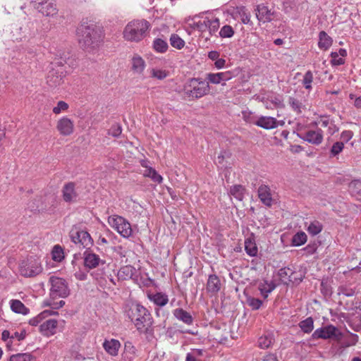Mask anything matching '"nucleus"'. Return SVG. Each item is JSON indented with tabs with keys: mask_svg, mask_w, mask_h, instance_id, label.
<instances>
[{
	"mask_svg": "<svg viewBox=\"0 0 361 361\" xmlns=\"http://www.w3.org/2000/svg\"><path fill=\"white\" fill-rule=\"evenodd\" d=\"M25 337V331L23 330L21 333L15 332L11 336V338H16L18 341H22Z\"/></svg>",
	"mask_w": 361,
	"mask_h": 361,
	"instance_id": "nucleus-58",
	"label": "nucleus"
},
{
	"mask_svg": "<svg viewBox=\"0 0 361 361\" xmlns=\"http://www.w3.org/2000/svg\"><path fill=\"white\" fill-rule=\"evenodd\" d=\"M245 189L241 185H235L230 189V194L239 201H242L244 198Z\"/></svg>",
	"mask_w": 361,
	"mask_h": 361,
	"instance_id": "nucleus-32",
	"label": "nucleus"
},
{
	"mask_svg": "<svg viewBox=\"0 0 361 361\" xmlns=\"http://www.w3.org/2000/svg\"><path fill=\"white\" fill-rule=\"evenodd\" d=\"M65 61L60 59L50 64L47 75V84L51 88L60 86L63 82L65 70L63 68Z\"/></svg>",
	"mask_w": 361,
	"mask_h": 361,
	"instance_id": "nucleus-6",
	"label": "nucleus"
},
{
	"mask_svg": "<svg viewBox=\"0 0 361 361\" xmlns=\"http://www.w3.org/2000/svg\"><path fill=\"white\" fill-rule=\"evenodd\" d=\"M35 359V356L31 353H25L12 355L9 358V361H32Z\"/></svg>",
	"mask_w": 361,
	"mask_h": 361,
	"instance_id": "nucleus-38",
	"label": "nucleus"
},
{
	"mask_svg": "<svg viewBox=\"0 0 361 361\" xmlns=\"http://www.w3.org/2000/svg\"><path fill=\"white\" fill-rule=\"evenodd\" d=\"M153 47L157 52L164 53L167 51L169 46L166 41L157 38L153 42Z\"/></svg>",
	"mask_w": 361,
	"mask_h": 361,
	"instance_id": "nucleus-40",
	"label": "nucleus"
},
{
	"mask_svg": "<svg viewBox=\"0 0 361 361\" xmlns=\"http://www.w3.org/2000/svg\"><path fill=\"white\" fill-rule=\"evenodd\" d=\"M204 27L208 28L209 34L212 35L218 30L219 27V20L218 18L210 20L206 18V23L204 24Z\"/></svg>",
	"mask_w": 361,
	"mask_h": 361,
	"instance_id": "nucleus-36",
	"label": "nucleus"
},
{
	"mask_svg": "<svg viewBox=\"0 0 361 361\" xmlns=\"http://www.w3.org/2000/svg\"><path fill=\"white\" fill-rule=\"evenodd\" d=\"M255 11L257 19L263 23L271 22L274 17V11L264 4L257 5Z\"/></svg>",
	"mask_w": 361,
	"mask_h": 361,
	"instance_id": "nucleus-15",
	"label": "nucleus"
},
{
	"mask_svg": "<svg viewBox=\"0 0 361 361\" xmlns=\"http://www.w3.org/2000/svg\"><path fill=\"white\" fill-rule=\"evenodd\" d=\"M42 268L39 260L30 257L27 262L23 261L20 265V272L25 277H33L42 272Z\"/></svg>",
	"mask_w": 361,
	"mask_h": 361,
	"instance_id": "nucleus-10",
	"label": "nucleus"
},
{
	"mask_svg": "<svg viewBox=\"0 0 361 361\" xmlns=\"http://www.w3.org/2000/svg\"><path fill=\"white\" fill-rule=\"evenodd\" d=\"M125 312L137 331L145 334L152 332L153 319L149 312L142 305L134 302L128 304L126 305Z\"/></svg>",
	"mask_w": 361,
	"mask_h": 361,
	"instance_id": "nucleus-1",
	"label": "nucleus"
},
{
	"mask_svg": "<svg viewBox=\"0 0 361 361\" xmlns=\"http://www.w3.org/2000/svg\"><path fill=\"white\" fill-rule=\"evenodd\" d=\"M151 74L152 77L156 78L159 80H163L168 75V73L166 71L155 68L152 69Z\"/></svg>",
	"mask_w": 361,
	"mask_h": 361,
	"instance_id": "nucleus-53",
	"label": "nucleus"
},
{
	"mask_svg": "<svg viewBox=\"0 0 361 361\" xmlns=\"http://www.w3.org/2000/svg\"><path fill=\"white\" fill-rule=\"evenodd\" d=\"M135 272L136 269L133 266L126 265L118 270L117 276L118 279L125 281L131 279Z\"/></svg>",
	"mask_w": 361,
	"mask_h": 361,
	"instance_id": "nucleus-25",
	"label": "nucleus"
},
{
	"mask_svg": "<svg viewBox=\"0 0 361 361\" xmlns=\"http://www.w3.org/2000/svg\"><path fill=\"white\" fill-rule=\"evenodd\" d=\"M274 342V338L271 334L261 336L258 340V345L261 348H268Z\"/></svg>",
	"mask_w": 361,
	"mask_h": 361,
	"instance_id": "nucleus-39",
	"label": "nucleus"
},
{
	"mask_svg": "<svg viewBox=\"0 0 361 361\" xmlns=\"http://www.w3.org/2000/svg\"><path fill=\"white\" fill-rule=\"evenodd\" d=\"M269 97V102L272 104L273 108H282L284 106L283 104V99L281 96L274 95V96H268Z\"/></svg>",
	"mask_w": 361,
	"mask_h": 361,
	"instance_id": "nucleus-47",
	"label": "nucleus"
},
{
	"mask_svg": "<svg viewBox=\"0 0 361 361\" xmlns=\"http://www.w3.org/2000/svg\"><path fill=\"white\" fill-rule=\"evenodd\" d=\"M299 326L304 333H310L314 328V321L312 317H307L299 323Z\"/></svg>",
	"mask_w": 361,
	"mask_h": 361,
	"instance_id": "nucleus-37",
	"label": "nucleus"
},
{
	"mask_svg": "<svg viewBox=\"0 0 361 361\" xmlns=\"http://www.w3.org/2000/svg\"><path fill=\"white\" fill-rule=\"evenodd\" d=\"M294 271L289 267H283L279 270L278 275L281 279L290 278Z\"/></svg>",
	"mask_w": 361,
	"mask_h": 361,
	"instance_id": "nucleus-54",
	"label": "nucleus"
},
{
	"mask_svg": "<svg viewBox=\"0 0 361 361\" xmlns=\"http://www.w3.org/2000/svg\"><path fill=\"white\" fill-rule=\"evenodd\" d=\"M259 290L264 298H267L269 293H270L272 291V288H268L264 286L263 287H260Z\"/></svg>",
	"mask_w": 361,
	"mask_h": 361,
	"instance_id": "nucleus-59",
	"label": "nucleus"
},
{
	"mask_svg": "<svg viewBox=\"0 0 361 361\" xmlns=\"http://www.w3.org/2000/svg\"><path fill=\"white\" fill-rule=\"evenodd\" d=\"M349 190L351 194L358 197L361 192V180H354L349 184Z\"/></svg>",
	"mask_w": 361,
	"mask_h": 361,
	"instance_id": "nucleus-44",
	"label": "nucleus"
},
{
	"mask_svg": "<svg viewBox=\"0 0 361 361\" xmlns=\"http://www.w3.org/2000/svg\"><path fill=\"white\" fill-rule=\"evenodd\" d=\"M219 35L223 38L231 37L234 35V30L231 25H226L221 27Z\"/></svg>",
	"mask_w": 361,
	"mask_h": 361,
	"instance_id": "nucleus-48",
	"label": "nucleus"
},
{
	"mask_svg": "<svg viewBox=\"0 0 361 361\" xmlns=\"http://www.w3.org/2000/svg\"><path fill=\"white\" fill-rule=\"evenodd\" d=\"M109 224L123 238H129L133 233L130 224L123 216L115 215L109 217Z\"/></svg>",
	"mask_w": 361,
	"mask_h": 361,
	"instance_id": "nucleus-9",
	"label": "nucleus"
},
{
	"mask_svg": "<svg viewBox=\"0 0 361 361\" xmlns=\"http://www.w3.org/2000/svg\"><path fill=\"white\" fill-rule=\"evenodd\" d=\"M333 43L332 38L325 31L319 33L318 47L320 49L327 50Z\"/></svg>",
	"mask_w": 361,
	"mask_h": 361,
	"instance_id": "nucleus-27",
	"label": "nucleus"
},
{
	"mask_svg": "<svg viewBox=\"0 0 361 361\" xmlns=\"http://www.w3.org/2000/svg\"><path fill=\"white\" fill-rule=\"evenodd\" d=\"M262 361H279L276 355L274 354H268L265 355L262 360Z\"/></svg>",
	"mask_w": 361,
	"mask_h": 361,
	"instance_id": "nucleus-60",
	"label": "nucleus"
},
{
	"mask_svg": "<svg viewBox=\"0 0 361 361\" xmlns=\"http://www.w3.org/2000/svg\"><path fill=\"white\" fill-rule=\"evenodd\" d=\"M137 357L136 348L131 342H126L121 355V361H133Z\"/></svg>",
	"mask_w": 361,
	"mask_h": 361,
	"instance_id": "nucleus-21",
	"label": "nucleus"
},
{
	"mask_svg": "<svg viewBox=\"0 0 361 361\" xmlns=\"http://www.w3.org/2000/svg\"><path fill=\"white\" fill-rule=\"evenodd\" d=\"M307 235L303 231L296 233L292 238V245L294 246H300L307 241Z\"/></svg>",
	"mask_w": 361,
	"mask_h": 361,
	"instance_id": "nucleus-35",
	"label": "nucleus"
},
{
	"mask_svg": "<svg viewBox=\"0 0 361 361\" xmlns=\"http://www.w3.org/2000/svg\"><path fill=\"white\" fill-rule=\"evenodd\" d=\"M132 63V70L134 73L137 74H141L145 68V62L143 59L139 55L135 54L131 59Z\"/></svg>",
	"mask_w": 361,
	"mask_h": 361,
	"instance_id": "nucleus-26",
	"label": "nucleus"
},
{
	"mask_svg": "<svg viewBox=\"0 0 361 361\" xmlns=\"http://www.w3.org/2000/svg\"><path fill=\"white\" fill-rule=\"evenodd\" d=\"M206 80H207L206 82H208V84H209V83L214 84V85H218V84H221V83L222 84V82L221 80V78L219 76V73H209L207 74Z\"/></svg>",
	"mask_w": 361,
	"mask_h": 361,
	"instance_id": "nucleus-49",
	"label": "nucleus"
},
{
	"mask_svg": "<svg viewBox=\"0 0 361 361\" xmlns=\"http://www.w3.org/2000/svg\"><path fill=\"white\" fill-rule=\"evenodd\" d=\"M149 299L152 301L155 305L163 307L169 302L168 296L162 293H157L155 294H150L148 295Z\"/></svg>",
	"mask_w": 361,
	"mask_h": 361,
	"instance_id": "nucleus-28",
	"label": "nucleus"
},
{
	"mask_svg": "<svg viewBox=\"0 0 361 361\" xmlns=\"http://www.w3.org/2000/svg\"><path fill=\"white\" fill-rule=\"evenodd\" d=\"M69 234L71 240L75 244L79 243L86 250H89L93 244V240L90 233L81 229L78 226H73Z\"/></svg>",
	"mask_w": 361,
	"mask_h": 361,
	"instance_id": "nucleus-8",
	"label": "nucleus"
},
{
	"mask_svg": "<svg viewBox=\"0 0 361 361\" xmlns=\"http://www.w3.org/2000/svg\"><path fill=\"white\" fill-rule=\"evenodd\" d=\"M51 255L53 260L55 262H61L64 258V253L62 247L59 245H54L51 252Z\"/></svg>",
	"mask_w": 361,
	"mask_h": 361,
	"instance_id": "nucleus-43",
	"label": "nucleus"
},
{
	"mask_svg": "<svg viewBox=\"0 0 361 361\" xmlns=\"http://www.w3.org/2000/svg\"><path fill=\"white\" fill-rule=\"evenodd\" d=\"M225 64H226V60L224 59H218L214 63L215 67L219 69L224 67Z\"/></svg>",
	"mask_w": 361,
	"mask_h": 361,
	"instance_id": "nucleus-61",
	"label": "nucleus"
},
{
	"mask_svg": "<svg viewBox=\"0 0 361 361\" xmlns=\"http://www.w3.org/2000/svg\"><path fill=\"white\" fill-rule=\"evenodd\" d=\"M247 303L252 310H257L262 306V301L258 298L249 297L247 298Z\"/></svg>",
	"mask_w": 361,
	"mask_h": 361,
	"instance_id": "nucleus-50",
	"label": "nucleus"
},
{
	"mask_svg": "<svg viewBox=\"0 0 361 361\" xmlns=\"http://www.w3.org/2000/svg\"><path fill=\"white\" fill-rule=\"evenodd\" d=\"M343 148H344L343 142H336L331 148L330 156L331 157L337 156L338 154H339L340 152H342Z\"/></svg>",
	"mask_w": 361,
	"mask_h": 361,
	"instance_id": "nucleus-46",
	"label": "nucleus"
},
{
	"mask_svg": "<svg viewBox=\"0 0 361 361\" xmlns=\"http://www.w3.org/2000/svg\"><path fill=\"white\" fill-rule=\"evenodd\" d=\"M288 104L291 109L298 114L302 113V109H305V105L302 100L296 97H290L288 98Z\"/></svg>",
	"mask_w": 361,
	"mask_h": 361,
	"instance_id": "nucleus-30",
	"label": "nucleus"
},
{
	"mask_svg": "<svg viewBox=\"0 0 361 361\" xmlns=\"http://www.w3.org/2000/svg\"><path fill=\"white\" fill-rule=\"evenodd\" d=\"M56 128L61 135L63 136L70 135L73 132V122L67 117H63L58 121Z\"/></svg>",
	"mask_w": 361,
	"mask_h": 361,
	"instance_id": "nucleus-17",
	"label": "nucleus"
},
{
	"mask_svg": "<svg viewBox=\"0 0 361 361\" xmlns=\"http://www.w3.org/2000/svg\"><path fill=\"white\" fill-rule=\"evenodd\" d=\"M122 133V128L120 124L115 123L108 130V134L114 137H118Z\"/></svg>",
	"mask_w": 361,
	"mask_h": 361,
	"instance_id": "nucleus-51",
	"label": "nucleus"
},
{
	"mask_svg": "<svg viewBox=\"0 0 361 361\" xmlns=\"http://www.w3.org/2000/svg\"><path fill=\"white\" fill-rule=\"evenodd\" d=\"M277 120L271 116H261L254 123L264 129L269 130L277 127Z\"/></svg>",
	"mask_w": 361,
	"mask_h": 361,
	"instance_id": "nucleus-18",
	"label": "nucleus"
},
{
	"mask_svg": "<svg viewBox=\"0 0 361 361\" xmlns=\"http://www.w3.org/2000/svg\"><path fill=\"white\" fill-rule=\"evenodd\" d=\"M150 27L149 23L144 19L129 22L123 30V37L128 41L140 42L147 34Z\"/></svg>",
	"mask_w": 361,
	"mask_h": 361,
	"instance_id": "nucleus-3",
	"label": "nucleus"
},
{
	"mask_svg": "<svg viewBox=\"0 0 361 361\" xmlns=\"http://www.w3.org/2000/svg\"><path fill=\"white\" fill-rule=\"evenodd\" d=\"M245 250L246 253L251 257H255L257 254V247L256 243L252 239L248 238L245 240Z\"/></svg>",
	"mask_w": 361,
	"mask_h": 361,
	"instance_id": "nucleus-33",
	"label": "nucleus"
},
{
	"mask_svg": "<svg viewBox=\"0 0 361 361\" xmlns=\"http://www.w3.org/2000/svg\"><path fill=\"white\" fill-rule=\"evenodd\" d=\"M219 74L223 85H225V82L231 80L233 77V74L231 71L220 72Z\"/></svg>",
	"mask_w": 361,
	"mask_h": 361,
	"instance_id": "nucleus-56",
	"label": "nucleus"
},
{
	"mask_svg": "<svg viewBox=\"0 0 361 361\" xmlns=\"http://www.w3.org/2000/svg\"><path fill=\"white\" fill-rule=\"evenodd\" d=\"M143 175L145 177L150 178L154 182L161 183L163 180V178L159 175L157 171L152 167H146Z\"/></svg>",
	"mask_w": 361,
	"mask_h": 361,
	"instance_id": "nucleus-31",
	"label": "nucleus"
},
{
	"mask_svg": "<svg viewBox=\"0 0 361 361\" xmlns=\"http://www.w3.org/2000/svg\"><path fill=\"white\" fill-rule=\"evenodd\" d=\"M84 266L89 269H94L99 266H104L106 262L100 259L98 255L92 252L90 249L83 253Z\"/></svg>",
	"mask_w": 361,
	"mask_h": 361,
	"instance_id": "nucleus-13",
	"label": "nucleus"
},
{
	"mask_svg": "<svg viewBox=\"0 0 361 361\" xmlns=\"http://www.w3.org/2000/svg\"><path fill=\"white\" fill-rule=\"evenodd\" d=\"M221 286V283L220 279L216 274L209 276L206 286L208 293L216 294L220 290Z\"/></svg>",
	"mask_w": 361,
	"mask_h": 361,
	"instance_id": "nucleus-19",
	"label": "nucleus"
},
{
	"mask_svg": "<svg viewBox=\"0 0 361 361\" xmlns=\"http://www.w3.org/2000/svg\"><path fill=\"white\" fill-rule=\"evenodd\" d=\"M173 315L177 319L183 322L185 324L191 325L193 323L194 319L192 315L182 308H176L174 310Z\"/></svg>",
	"mask_w": 361,
	"mask_h": 361,
	"instance_id": "nucleus-24",
	"label": "nucleus"
},
{
	"mask_svg": "<svg viewBox=\"0 0 361 361\" xmlns=\"http://www.w3.org/2000/svg\"><path fill=\"white\" fill-rule=\"evenodd\" d=\"M331 63L333 66H340L343 65L345 63V60L342 57H339V54H338V52H331Z\"/></svg>",
	"mask_w": 361,
	"mask_h": 361,
	"instance_id": "nucleus-52",
	"label": "nucleus"
},
{
	"mask_svg": "<svg viewBox=\"0 0 361 361\" xmlns=\"http://www.w3.org/2000/svg\"><path fill=\"white\" fill-rule=\"evenodd\" d=\"M241 20L243 24H248L250 21V15H248L245 13H243V14L241 15Z\"/></svg>",
	"mask_w": 361,
	"mask_h": 361,
	"instance_id": "nucleus-64",
	"label": "nucleus"
},
{
	"mask_svg": "<svg viewBox=\"0 0 361 361\" xmlns=\"http://www.w3.org/2000/svg\"><path fill=\"white\" fill-rule=\"evenodd\" d=\"M51 283L50 295L52 298H66L70 294L66 281L62 278L51 276L49 279Z\"/></svg>",
	"mask_w": 361,
	"mask_h": 361,
	"instance_id": "nucleus-7",
	"label": "nucleus"
},
{
	"mask_svg": "<svg viewBox=\"0 0 361 361\" xmlns=\"http://www.w3.org/2000/svg\"><path fill=\"white\" fill-rule=\"evenodd\" d=\"M323 229L322 223L319 221H313L310 223L307 228V232L312 235H316L319 234Z\"/></svg>",
	"mask_w": 361,
	"mask_h": 361,
	"instance_id": "nucleus-34",
	"label": "nucleus"
},
{
	"mask_svg": "<svg viewBox=\"0 0 361 361\" xmlns=\"http://www.w3.org/2000/svg\"><path fill=\"white\" fill-rule=\"evenodd\" d=\"M78 42L86 50L97 48L102 41L100 32L94 25L81 24L77 29Z\"/></svg>",
	"mask_w": 361,
	"mask_h": 361,
	"instance_id": "nucleus-2",
	"label": "nucleus"
},
{
	"mask_svg": "<svg viewBox=\"0 0 361 361\" xmlns=\"http://www.w3.org/2000/svg\"><path fill=\"white\" fill-rule=\"evenodd\" d=\"M34 7L41 13L45 16H54L57 12L58 9L54 2L39 1L37 5H34Z\"/></svg>",
	"mask_w": 361,
	"mask_h": 361,
	"instance_id": "nucleus-16",
	"label": "nucleus"
},
{
	"mask_svg": "<svg viewBox=\"0 0 361 361\" xmlns=\"http://www.w3.org/2000/svg\"><path fill=\"white\" fill-rule=\"evenodd\" d=\"M210 90L209 85L201 78H190L184 85L183 92L188 97L192 99H200L209 94Z\"/></svg>",
	"mask_w": 361,
	"mask_h": 361,
	"instance_id": "nucleus-4",
	"label": "nucleus"
},
{
	"mask_svg": "<svg viewBox=\"0 0 361 361\" xmlns=\"http://www.w3.org/2000/svg\"><path fill=\"white\" fill-rule=\"evenodd\" d=\"M57 206V198L53 194L37 197L29 203L32 212H51Z\"/></svg>",
	"mask_w": 361,
	"mask_h": 361,
	"instance_id": "nucleus-5",
	"label": "nucleus"
},
{
	"mask_svg": "<svg viewBox=\"0 0 361 361\" xmlns=\"http://www.w3.org/2000/svg\"><path fill=\"white\" fill-rule=\"evenodd\" d=\"M313 81V74L311 71H307L302 79V84L305 89L311 90L312 89V82Z\"/></svg>",
	"mask_w": 361,
	"mask_h": 361,
	"instance_id": "nucleus-45",
	"label": "nucleus"
},
{
	"mask_svg": "<svg viewBox=\"0 0 361 361\" xmlns=\"http://www.w3.org/2000/svg\"><path fill=\"white\" fill-rule=\"evenodd\" d=\"M103 347L107 353L112 356H116L121 347V343L118 340L111 339L105 340L103 343Z\"/></svg>",
	"mask_w": 361,
	"mask_h": 361,
	"instance_id": "nucleus-22",
	"label": "nucleus"
},
{
	"mask_svg": "<svg viewBox=\"0 0 361 361\" xmlns=\"http://www.w3.org/2000/svg\"><path fill=\"white\" fill-rule=\"evenodd\" d=\"M258 197L264 204L267 206L271 205L272 198L268 186L262 185L259 187Z\"/></svg>",
	"mask_w": 361,
	"mask_h": 361,
	"instance_id": "nucleus-23",
	"label": "nucleus"
},
{
	"mask_svg": "<svg viewBox=\"0 0 361 361\" xmlns=\"http://www.w3.org/2000/svg\"><path fill=\"white\" fill-rule=\"evenodd\" d=\"M68 109V104L63 102V101H59L57 103L56 106L53 108V112L55 114H59L62 111H66Z\"/></svg>",
	"mask_w": 361,
	"mask_h": 361,
	"instance_id": "nucleus-55",
	"label": "nucleus"
},
{
	"mask_svg": "<svg viewBox=\"0 0 361 361\" xmlns=\"http://www.w3.org/2000/svg\"><path fill=\"white\" fill-rule=\"evenodd\" d=\"M203 354V350L201 349H194L192 353H188V355H193L194 359L197 360V357L202 356Z\"/></svg>",
	"mask_w": 361,
	"mask_h": 361,
	"instance_id": "nucleus-63",
	"label": "nucleus"
},
{
	"mask_svg": "<svg viewBox=\"0 0 361 361\" xmlns=\"http://www.w3.org/2000/svg\"><path fill=\"white\" fill-rule=\"evenodd\" d=\"M56 312L51 310H44L42 312H41L39 314H38L37 317H33L32 319H30L29 324L32 326H37L38 324L45 317L52 314H55Z\"/></svg>",
	"mask_w": 361,
	"mask_h": 361,
	"instance_id": "nucleus-41",
	"label": "nucleus"
},
{
	"mask_svg": "<svg viewBox=\"0 0 361 361\" xmlns=\"http://www.w3.org/2000/svg\"><path fill=\"white\" fill-rule=\"evenodd\" d=\"M298 135L303 140L315 145H320L323 141V131L320 128L316 130H308Z\"/></svg>",
	"mask_w": 361,
	"mask_h": 361,
	"instance_id": "nucleus-14",
	"label": "nucleus"
},
{
	"mask_svg": "<svg viewBox=\"0 0 361 361\" xmlns=\"http://www.w3.org/2000/svg\"><path fill=\"white\" fill-rule=\"evenodd\" d=\"M171 45L178 49H181L185 46L184 40L177 34H172L170 37Z\"/></svg>",
	"mask_w": 361,
	"mask_h": 361,
	"instance_id": "nucleus-42",
	"label": "nucleus"
},
{
	"mask_svg": "<svg viewBox=\"0 0 361 361\" xmlns=\"http://www.w3.org/2000/svg\"><path fill=\"white\" fill-rule=\"evenodd\" d=\"M340 330L333 325H327L326 326L316 329L312 334L313 339H334L339 340L341 337Z\"/></svg>",
	"mask_w": 361,
	"mask_h": 361,
	"instance_id": "nucleus-11",
	"label": "nucleus"
},
{
	"mask_svg": "<svg viewBox=\"0 0 361 361\" xmlns=\"http://www.w3.org/2000/svg\"><path fill=\"white\" fill-rule=\"evenodd\" d=\"M219 53L216 51H211L208 54V57L213 61H216L219 59Z\"/></svg>",
	"mask_w": 361,
	"mask_h": 361,
	"instance_id": "nucleus-62",
	"label": "nucleus"
},
{
	"mask_svg": "<svg viewBox=\"0 0 361 361\" xmlns=\"http://www.w3.org/2000/svg\"><path fill=\"white\" fill-rule=\"evenodd\" d=\"M353 136V133L351 130H344L341 134V139L344 142H348Z\"/></svg>",
	"mask_w": 361,
	"mask_h": 361,
	"instance_id": "nucleus-57",
	"label": "nucleus"
},
{
	"mask_svg": "<svg viewBox=\"0 0 361 361\" xmlns=\"http://www.w3.org/2000/svg\"><path fill=\"white\" fill-rule=\"evenodd\" d=\"M11 308L14 312L22 314L23 315L27 314L30 312L29 309L26 307L20 300H11Z\"/></svg>",
	"mask_w": 361,
	"mask_h": 361,
	"instance_id": "nucleus-29",
	"label": "nucleus"
},
{
	"mask_svg": "<svg viewBox=\"0 0 361 361\" xmlns=\"http://www.w3.org/2000/svg\"><path fill=\"white\" fill-rule=\"evenodd\" d=\"M62 197L66 203L77 202L79 199V194L75 189V184L73 182L66 183L61 190Z\"/></svg>",
	"mask_w": 361,
	"mask_h": 361,
	"instance_id": "nucleus-12",
	"label": "nucleus"
},
{
	"mask_svg": "<svg viewBox=\"0 0 361 361\" xmlns=\"http://www.w3.org/2000/svg\"><path fill=\"white\" fill-rule=\"evenodd\" d=\"M58 322L56 319H48L39 326V331L46 336L54 335L56 333Z\"/></svg>",
	"mask_w": 361,
	"mask_h": 361,
	"instance_id": "nucleus-20",
	"label": "nucleus"
}]
</instances>
